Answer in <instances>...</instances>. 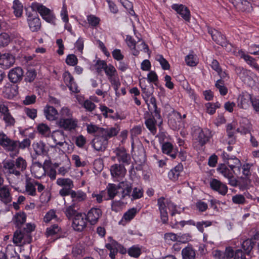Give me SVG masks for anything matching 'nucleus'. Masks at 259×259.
<instances>
[{
    "instance_id": "obj_16",
    "label": "nucleus",
    "mask_w": 259,
    "mask_h": 259,
    "mask_svg": "<svg viewBox=\"0 0 259 259\" xmlns=\"http://www.w3.org/2000/svg\"><path fill=\"white\" fill-rule=\"evenodd\" d=\"M66 196L70 195L72 199V203H75L79 205V203L84 201L87 198V194L81 190L74 191L71 190L69 192L64 191Z\"/></svg>"
},
{
    "instance_id": "obj_36",
    "label": "nucleus",
    "mask_w": 259,
    "mask_h": 259,
    "mask_svg": "<svg viewBox=\"0 0 259 259\" xmlns=\"http://www.w3.org/2000/svg\"><path fill=\"white\" fill-rule=\"evenodd\" d=\"M100 109L103 112V115L105 118L109 117L112 119L120 118V116L117 113H115L114 115L111 114L114 113L113 110L109 109L104 105H100Z\"/></svg>"
},
{
    "instance_id": "obj_22",
    "label": "nucleus",
    "mask_w": 259,
    "mask_h": 259,
    "mask_svg": "<svg viewBox=\"0 0 259 259\" xmlns=\"http://www.w3.org/2000/svg\"><path fill=\"white\" fill-rule=\"evenodd\" d=\"M58 125L65 130H74L77 124L72 118L61 117L57 122Z\"/></svg>"
},
{
    "instance_id": "obj_20",
    "label": "nucleus",
    "mask_w": 259,
    "mask_h": 259,
    "mask_svg": "<svg viewBox=\"0 0 259 259\" xmlns=\"http://www.w3.org/2000/svg\"><path fill=\"white\" fill-rule=\"evenodd\" d=\"M102 211L101 209L98 208H92L86 214L88 222L92 225H95L101 217Z\"/></svg>"
},
{
    "instance_id": "obj_7",
    "label": "nucleus",
    "mask_w": 259,
    "mask_h": 259,
    "mask_svg": "<svg viewBox=\"0 0 259 259\" xmlns=\"http://www.w3.org/2000/svg\"><path fill=\"white\" fill-rule=\"evenodd\" d=\"M0 145L10 151L17 150L18 144L17 141L11 140L4 133H0Z\"/></svg>"
},
{
    "instance_id": "obj_53",
    "label": "nucleus",
    "mask_w": 259,
    "mask_h": 259,
    "mask_svg": "<svg viewBox=\"0 0 259 259\" xmlns=\"http://www.w3.org/2000/svg\"><path fill=\"white\" fill-rule=\"evenodd\" d=\"M37 130L39 134L45 137H49L51 133L50 128L44 123L38 124Z\"/></svg>"
},
{
    "instance_id": "obj_40",
    "label": "nucleus",
    "mask_w": 259,
    "mask_h": 259,
    "mask_svg": "<svg viewBox=\"0 0 259 259\" xmlns=\"http://www.w3.org/2000/svg\"><path fill=\"white\" fill-rule=\"evenodd\" d=\"M109 127L103 128L98 127L95 125H89L87 127V131L88 133L93 134L96 133V135H103L105 134L106 132L109 130Z\"/></svg>"
},
{
    "instance_id": "obj_2",
    "label": "nucleus",
    "mask_w": 259,
    "mask_h": 259,
    "mask_svg": "<svg viewBox=\"0 0 259 259\" xmlns=\"http://www.w3.org/2000/svg\"><path fill=\"white\" fill-rule=\"evenodd\" d=\"M120 130L119 125L115 124L114 126L109 128V130L106 132L107 134L96 135L92 141L93 148L98 151H104L107 147L108 140L116 136Z\"/></svg>"
},
{
    "instance_id": "obj_38",
    "label": "nucleus",
    "mask_w": 259,
    "mask_h": 259,
    "mask_svg": "<svg viewBox=\"0 0 259 259\" xmlns=\"http://www.w3.org/2000/svg\"><path fill=\"white\" fill-rule=\"evenodd\" d=\"M107 191L109 198L113 199L118 193H120L119 184L117 185L109 184L107 186Z\"/></svg>"
},
{
    "instance_id": "obj_17",
    "label": "nucleus",
    "mask_w": 259,
    "mask_h": 259,
    "mask_svg": "<svg viewBox=\"0 0 259 259\" xmlns=\"http://www.w3.org/2000/svg\"><path fill=\"white\" fill-rule=\"evenodd\" d=\"M171 8L186 22H189L190 19V12L189 9L182 4H173Z\"/></svg>"
},
{
    "instance_id": "obj_49",
    "label": "nucleus",
    "mask_w": 259,
    "mask_h": 259,
    "mask_svg": "<svg viewBox=\"0 0 259 259\" xmlns=\"http://www.w3.org/2000/svg\"><path fill=\"white\" fill-rule=\"evenodd\" d=\"M15 165L20 171H24L27 167L26 160L21 157H19L16 159Z\"/></svg>"
},
{
    "instance_id": "obj_34",
    "label": "nucleus",
    "mask_w": 259,
    "mask_h": 259,
    "mask_svg": "<svg viewBox=\"0 0 259 259\" xmlns=\"http://www.w3.org/2000/svg\"><path fill=\"white\" fill-rule=\"evenodd\" d=\"M15 161L12 160H6L3 162V167L5 169H8L10 174L15 175L16 176H19L21 172L15 168Z\"/></svg>"
},
{
    "instance_id": "obj_1",
    "label": "nucleus",
    "mask_w": 259,
    "mask_h": 259,
    "mask_svg": "<svg viewBox=\"0 0 259 259\" xmlns=\"http://www.w3.org/2000/svg\"><path fill=\"white\" fill-rule=\"evenodd\" d=\"M26 221V214L24 212L16 213L13 218V222L17 228L14 233L13 242L18 246H22L30 243L32 240L31 232L35 230L34 224L27 223L23 226Z\"/></svg>"
},
{
    "instance_id": "obj_60",
    "label": "nucleus",
    "mask_w": 259,
    "mask_h": 259,
    "mask_svg": "<svg viewBox=\"0 0 259 259\" xmlns=\"http://www.w3.org/2000/svg\"><path fill=\"white\" fill-rule=\"evenodd\" d=\"M10 42V37L7 33H2L0 34V46H7Z\"/></svg>"
},
{
    "instance_id": "obj_45",
    "label": "nucleus",
    "mask_w": 259,
    "mask_h": 259,
    "mask_svg": "<svg viewBox=\"0 0 259 259\" xmlns=\"http://www.w3.org/2000/svg\"><path fill=\"white\" fill-rule=\"evenodd\" d=\"M251 183L249 177H241L238 180V187L240 190L243 191L248 188Z\"/></svg>"
},
{
    "instance_id": "obj_57",
    "label": "nucleus",
    "mask_w": 259,
    "mask_h": 259,
    "mask_svg": "<svg viewBox=\"0 0 259 259\" xmlns=\"http://www.w3.org/2000/svg\"><path fill=\"white\" fill-rule=\"evenodd\" d=\"M127 252L130 256L137 258L141 254V250L139 247L133 246L128 249Z\"/></svg>"
},
{
    "instance_id": "obj_13",
    "label": "nucleus",
    "mask_w": 259,
    "mask_h": 259,
    "mask_svg": "<svg viewBox=\"0 0 259 259\" xmlns=\"http://www.w3.org/2000/svg\"><path fill=\"white\" fill-rule=\"evenodd\" d=\"M114 153L118 161L120 164L129 165L131 162V158L130 154L127 153L125 149L124 148H117Z\"/></svg>"
},
{
    "instance_id": "obj_50",
    "label": "nucleus",
    "mask_w": 259,
    "mask_h": 259,
    "mask_svg": "<svg viewBox=\"0 0 259 259\" xmlns=\"http://www.w3.org/2000/svg\"><path fill=\"white\" fill-rule=\"evenodd\" d=\"M240 127L241 128V134L244 135L249 133L251 129V125L246 119H242V121L240 122Z\"/></svg>"
},
{
    "instance_id": "obj_5",
    "label": "nucleus",
    "mask_w": 259,
    "mask_h": 259,
    "mask_svg": "<svg viewBox=\"0 0 259 259\" xmlns=\"http://www.w3.org/2000/svg\"><path fill=\"white\" fill-rule=\"evenodd\" d=\"M242 248L247 255H249L251 251L254 248L259 252V234H255L251 239H247L243 241Z\"/></svg>"
},
{
    "instance_id": "obj_18",
    "label": "nucleus",
    "mask_w": 259,
    "mask_h": 259,
    "mask_svg": "<svg viewBox=\"0 0 259 259\" xmlns=\"http://www.w3.org/2000/svg\"><path fill=\"white\" fill-rule=\"evenodd\" d=\"M15 62V57L11 54H1L0 57V66L4 69L11 67Z\"/></svg>"
},
{
    "instance_id": "obj_29",
    "label": "nucleus",
    "mask_w": 259,
    "mask_h": 259,
    "mask_svg": "<svg viewBox=\"0 0 259 259\" xmlns=\"http://www.w3.org/2000/svg\"><path fill=\"white\" fill-rule=\"evenodd\" d=\"M182 256L183 259H195L196 250L192 245L188 244L182 249Z\"/></svg>"
},
{
    "instance_id": "obj_6",
    "label": "nucleus",
    "mask_w": 259,
    "mask_h": 259,
    "mask_svg": "<svg viewBox=\"0 0 259 259\" xmlns=\"http://www.w3.org/2000/svg\"><path fill=\"white\" fill-rule=\"evenodd\" d=\"M168 124L172 130H179L180 128V123L182 119L181 113L173 110L168 115Z\"/></svg>"
},
{
    "instance_id": "obj_9",
    "label": "nucleus",
    "mask_w": 259,
    "mask_h": 259,
    "mask_svg": "<svg viewBox=\"0 0 259 259\" xmlns=\"http://www.w3.org/2000/svg\"><path fill=\"white\" fill-rule=\"evenodd\" d=\"M56 184L63 188L60 190L59 194L62 197L66 196V193L64 191L69 192L72 189L74 188V184L73 181L69 178H58L57 180Z\"/></svg>"
},
{
    "instance_id": "obj_11",
    "label": "nucleus",
    "mask_w": 259,
    "mask_h": 259,
    "mask_svg": "<svg viewBox=\"0 0 259 259\" xmlns=\"http://www.w3.org/2000/svg\"><path fill=\"white\" fill-rule=\"evenodd\" d=\"M27 21L30 29L32 32H37L39 30L41 27L40 20L37 13L34 15L30 13H27Z\"/></svg>"
},
{
    "instance_id": "obj_33",
    "label": "nucleus",
    "mask_w": 259,
    "mask_h": 259,
    "mask_svg": "<svg viewBox=\"0 0 259 259\" xmlns=\"http://www.w3.org/2000/svg\"><path fill=\"white\" fill-rule=\"evenodd\" d=\"M0 198L2 202L7 204L12 201L10 190L7 186H4L0 188Z\"/></svg>"
},
{
    "instance_id": "obj_64",
    "label": "nucleus",
    "mask_w": 259,
    "mask_h": 259,
    "mask_svg": "<svg viewBox=\"0 0 259 259\" xmlns=\"http://www.w3.org/2000/svg\"><path fill=\"white\" fill-rule=\"evenodd\" d=\"M65 62L67 65L73 66L77 64L78 59L75 55L69 54L67 56Z\"/></svg>"
},
{
    "instance_id": "obj_21",
    "label": "nucleus",
    "mask_w": 259,
    "mask_h": 259,
    "mask_svg": "<svg viewBox=\"0 0 259 259\" xmlns=\"http://www.w3.org/2000/svg\"><path fill=\"white\" fill-rule=\"evenodd\" d=\"M119 191L121 193V199H123L126 197L131 196L133 189L132 184L128 181L122 182L119 183Z\"/></svg>"
},
{
    "instance_id": "obj_10",
    "label": "nucleus",
    "mask_w": 259,
    "mask_h": 259,
    "mask_svg": "<svg viewBox=\"0 0 259 259\" xmlns=\"http://www.w3.org/2000/svg\"><path fill=\"white\" fill-rule=\"evenodd\" d=\"M0 259H20V256L13 245H8L0 250Z\"/></svg>"
},
{
    "instance_id": "obj_58",
    "label": "nucleus",
    "mask_w": 259,
    "mask_h": 259,
    "mask_svg": "<svg viewBox=\"0 0 259 259\" xmlns=\"http://www.w3.org/2000/svg\"><path fill=\"white\" fill-rule=\"evenodd\" d=\"M52 138L55 142L58 141V140L59 141L65 139L64 132L59 130L54 131L52 135Z\"/></svg>"
},
{
    "instance_id": "obj_32",
    "label": "nucleus",
    "mask_w": 259,
    "mask_h": 259,
    "mask_svg": "<svg viewBox=\"0 0 259 259\" xmlns=\"http://www.w3.org/2000/svg\"><path fill=\"white\" fill-rule=\"evenodd\" d=\"M145 124L146 127L151 134L155 135L157 132L156 124H158V120L156 118L145 116Z\"/></svg>"
},
{
    "instance_id": "obj_12",
    "label": "nucleus",
    "mask_w": 259,
    "mask_h": 259,
    "mask_svg": "<svg viewBox=\"0 0 259 259\" xmlns=\"http://www.w3.org/2000/svg\"><path fill=\"white\" fill-rule=\"evenodd\" d=\"M9 80L13 83H17L21 81L24 76V71L20 67H16L11 69L8 74Z\"/></svg>"
},
{
    "instance_id": "obj_55",
    "label": "nucleus",
    "mask_w": 259,
    "mask_h": 259,
    "mask_svg": "<svg viewBox=\"0 0 259 259\" xmlns=\"http://www.w3.org/2000/svg\"><path fill=\"white\" fill-rule=\"evenodd\" d=\"M137 212L136 208H131L124 213L123 218L126 221H130L134 219Z\"/></svg>"
},
{
    "instance_id": "obj_28",
    "label": "nucleus",
    "mask_w": 259,
    "mask_h": 259,
    "mask_svg": "<svg viewBox=\"0 0 259 259\" xmlns=\"http://www.w3.org/2000/svg\"><path fill=\"white\" fill-rule=\"evenodd\" d=\"M148 111L144 114V116H147L150 117L156 118L158 120V125L161 126L163 123V119L161 115V109H152L149 108V105H148Z\"/></svg>"
},
{
    "instance_id": "obj_8",
    "label": "nucleus",
    "mask_w": 259,
    "mask_h": 259,
    "mask_svg": "<svg viewBox=\"0 0 259 259\" xmlns=\"http://www.w3.org/2000/svg\"><path fill=\"white\" fill-rule=\"evenodd\" d=\"M105 246L110 251L109 256L111 259L115 258V255L118 251L122 254H125L127 252L126 248L115 240L106 244Z\"/></svg>"
},
{
    "instance_id": "obj_14",
    "label": "nucleus",
    "mask_w": 259,
    "mask_h": 259,
    "mask_svg": "<svg viewBox=\"0 0 259 259\" xmlns=\"http://www.w3.org/2000/svg\"><path fill=\"white\" fill-rule=\"evenodd\" d=\"M211 189L220 194L225 196L228 192V187L227 185L220 180L216 179H212L209 182Z\"/></svg>"
},
{
    "instance_id": "obj_26",
    "label": "nucleus",
    "mask_w": 259,
    "mask_h": 259,
    "mask_svg": "<svg viewBox=\"0 0 259 259\" xmlns=\"http://www.w3.org/2000/svg\"><path fill=\"white\" fill-rule=\"evenodd\" d=\"M251 94L247 93H242L237 98V105L240 108L247 109L250 104Z\"/></svg>"
},
{
    "instance_id": "obj_43",
    "label": "nucleus",
    "mask_w": 259,
    "mask_h": 259,
    "mask_svg": "<svg viewBox=\"0 0 259 259\" xmlns=\"http://www.w3.org/2000/svg\"><path fill=\"white\" fill-rule=\"evenodd\" d=\"M235 72L241 79L245 80L249 76L250 71L241 66H236Z\"/></svg>"
},
{
    "instance_id": "obj_39",
    "label": "nucleus",
    "mask_w": 259,
    "mask_h": 259,
    "mask_svg": "<svg viewBox=\"0 0 259 259\" xmlns=\"http://www.w3.org/2000/svg\"><path fill=\"white\" fill-rule=\"evenodd\" d=\"M217 171L227 178H230L232 177L233 174H235L234 169L232 170L231 168L229 169L224 163L220 164L219 165Z\"/></svg>"
},
{
    "instance_id": "obj_19",
    "label": "nucleus",
    "mask_w": 259,
    "mask_h": 259,
    "mask_svg": "<svg viewBox=\"0 0 259 259\" xmlns=\"http://www.w3.org/2000/svg\"><path fill=\"white\" fill-rule=\"evenodd\" d=\"M165 198L164 197H161L157 199V205L160 213V219L161 222L164 224H167L168 222V213L167 211V208L164 200Z\"/></svg>"
},
{
    "instance_id": "obj_61",
    "label": "nucleus",
    "mask_w": 259,
    "mask_h": 259,
    "mask_svg": "<svg viewBox=\"0 0 259 259\" xmlns=\"http://www.w3.org/2000/svg\"><path fill=\"white\" fill-rule=\"evenodd\" d=\"M250 103L254 109L257 112H259V97L251 95Z\"/></svg>"
},
{
    "instance_id": "obj_62",
    "label": "nucleus",
    "mask_w": 259,
    "mask_h": 259,
    "mask_svg": "<svg viewBox=\"0 0 259 259\" xmlns=\"http://www.w3.org/2000/svg\"><path fill=\"white\" fill-rule=\"evenodd\" d=\"M247 64L255 70L259 71V65L257 64L256 59L250 56H248L245 60Z\"/></svg>"
},
{
    "instance_id": "obj_54",
    "label": "nucleus",
    "mask_w": 259,
    "mask_h": 259,
    "mask_svg": "<svg viewBox=\"0 0 259 259\" xmlns=\"http://www.w3.org/2000/svg\"><path fill=\"white\" fill-rule=\"evenodd\" d=\"M156 60L158 61L163 70H169L170 65L168 62L161 55H158L156 57Z\"/></svg>"
},
{
    "instance_id": "obj_3",
    "label": "nucleus",
    "mask_w": 259,
    "mask_h": 259,
    "mask_svg": "<svg viewBox=\"0 0 259 259\" xmlns=\"http://www.w3.org/2000/svg\"><path fill=\"white\" fill-rule=\"evenodd\" d=\"M31 8L35 13H39L42 19L49 23H53L55 17L51 10L42 4L34 2L31 4Z\"/></svg>"
},
{
    "instance_id": "obj_42",
    "label": "nucleus",
    "mask_w": 259,
    "mask_h": 259,
    "mask_svg": "<svg viewBox=\"0 0 259 259\" xmlns=\"http://www.w3.org/2000/svg\"><path fill=\"white\" fill-rule=\"evenodd\" d=\"M34 149L37 155H46L49 151L45 143L42 141L36 143L34 145Z\"/></svg>"
},
{
    "instance_id": "obj_31",
    "label": "nucleus",
    "mask_w": 259,
    "mask_h": 259,
    "mask_svg": "<svg viewBox=\"0 0 259 259\" xmlns=\"http://www.w3.org/2000/svg\"><path fill=\"white\" fill-rule=\"evenodd\" d=\"M184 169L183 165L181 163H179L175 167L172 168L168 173V178L172 181L176 182L178 180L180 174Z\"/></svg>"
},
{
    "instance_id": "obj_59",
    "label": "nucleus",
    "mask_w": 259,
    "mask_h": 259,
    "mask_svg": "<svg viewBox=\"0 0 259 259\" xmlns=\"http://www.w3.org/2000/svg\"><path fill=\"white\" fill-rule=\"evenodd\" d=\"M132 190H133V191L131 194V196L132 197V200L138 199L143 197V190L142 189L135 187L133 188Z\"/></svg>"
},
{
    "instance_id": "obj_15",
    "label": "nucleus",
    "mask_w": 259,
    "mask_h": 259,
    "mask_svg": "<svg viewBox=\"0 0 259 259\" xmlns=\"http://www.w3.org/2000/svg\"><path fill=\"white\" fill-rule=\"evenodd\" d=\"M197 130L198 131V136L197 140L199 145L201 146H203L208 142L212 137L211 131L207 128L202 129L199 127Z\"/></svg>"
},
{
    "instance_id": "obj_44",
    "label": "nucleus",
    "mask_w": 259,
    "mask_h": 259,
    "mask_svg": "<svg viewBox=\"0 0 259 259\" xmlns=\"http://www.w3.org/2000/svg\"><path fill=\"white\" fill-rule=\"evenodd\" d=\"M236 8L238 11L250 12L252 10L251 3L247 0H242Z\"/></svg>"
},
{
    "instance_id": "obj_24",
    "label": "nucleus",
    "mask_w": 259,
    "mask_h": 259,
    "mask_svg": "<svg viewBox=\"0 0 259 259\" xmlns=\"http://www.w3.org/2000/svg\"><path fill=\"white\" fill-rule=\"evenodd\" d=\"M207 32L211 35L212 40L218 45H221L225 44L226 37L218 30L211 27H207Z\"/></svg>"
},
{
    "instance_id": "obj_23",
    "label": "nucleus",
    "mask_w": 259,
    "mask_h": 259,
    "mask_svg": "<svg viewBox=\"0 0 259 259\" xmlns=\"http://www.w3.org/2000/svg\"><path fill=\"white\" fill-rule=\"evenodd\" d=\"M110 172L111 176L114 178H123L126 172V170L123 164H114L110 167Z\"/></svg>"
},
{
    "instance_id": "obj_63",
    "label": "nucleus",
    "mask_w": 259,
    "mask_h": 259,
    "mask_svg": "<svg viewBox=\"0 0 259 259\" xmlns=\"http://www.w3.org/2000/svg\"><path fill=\"white\" fill-rule=\"evenodd\" d=\"M174 147L172 144L168 142L163 143L162 145V151L163 153L169 154L172 152Z\"/></svg>"
},
{
    "instance_id": "obj_37",
    "label": "nucleus",
    "mask_w": 259,
    "mask_h": 259,
    "mask_svg": "<svg viewBox=\"0 0 259 259\" xmlns=\"http://www.w3.org/2000/svg\"><path fill=\"white\" fill-rule=\"evenodd\" d=\"M104 71L109 80L118 77V73L116 69L111 64H108Z\"/></svg>"
},
{
    "instance_id": "obj_48",
    "label": "nucleus",
    "mask_w": 259,
    "mask_h": 259,
    "mask_svg": "<svg viewBox=\"0 0 259 259\" xmlns=\"http://www.w3.org/2000/svg\"><path fill=\"white\" fill-rule=\"evenodd\" d=\"M13 9H14V14L16 17L21 16L23 12V5L19 0H14Z\"/></svg>"
},
{
    "instance_id": "obj_27",
    "label": "nucleus",
    "mask_w": 259,
    "mask_h": 259,
    "mask_svg": "<svg viewBox=\"0 0 259 259\" xmlns=\"http://www.w3.org/2000/svg\"><path fill=\"white\" fill-rule=\"evenodd\" d=\"M37 181L34 179L27 177L25 180V191L29 195L34 196L36 195L35 184Z\"/></svg>"
},
{
    "instance_id": "obj_56",
    "label": "nucleus",
    "mask_w": 259,
    "mask_h": 259,
    "mask_svg": "<svg viewBox=\"0 0 259 259\" xmlns=\"http://www.w3.org/2000/svg\"><path fill=\"white\" fill-rule=\"evenodd\" d=\"M61 231V228L57 224L52 225L47 229L46 233L48 236H53L57 234Z\"/></svg>"
},
{
    "instance_id": "obj_41",
    "label": "nucleus",
    "mask_w": 259,
    "mask_h": 259,
    "mask_svg": "<svg viewBox=\"0 0 259 259\" xmlns=\"http://www.w3.org/2000/svg\"><path fill=\"white\" fill-rule=\"evenodd\" d=\"M79 209V205H77L75 203H72L70 205L66 208L64 212L67 218L70 219L73 218V217H75V215L78 213L77 211Z\"/></svg>"
},
{
    "instance_id": "obj_52",
    "label": "nucleus",
    "mask_w": 259,
    "mask_h": 259,
    "mask_svg": "<svg viewBox=\"0 0 259 259\" xmlns=\"http://www.w3.org/2000/svg\"><path fill=\"white\" fill-rule=\"evenodd\" d=\"M224 84V81L222 79L218 80L215 84V87L219 89L222 96H225L228 93V89Z\"/></svg>"
},
{
    "instance_id": "obj_4",
    "label": "nucleus",
    "mask_w": 259,
    "mask_h": 259,
    "mask_svg": "<svg viewBox=\"0 0 259 259\" xmlns=\"http://www.w3.org/2000/svg\"><path fill=\"white\" fill-rule=\"evenodd\" d=\"M87 218L84 213H77L73 218L72 227L78 232L83 231L87 226Z\"/></svg>"
},
{
    "instance_id": "obj_30",
    "label": "nucleus",
    "mask_w": 259,
    "mask_h": 259,
    "mask_svg": "<svg viewBox=\"0 0 259 259\" xmlns=\"http://www.w3.org/2000/svg\"><path fill=\"white\" fill-rule=\"evenodd\" d=\"M44 113L46 118L50 121L56 120L58 115V112L56 108L48 105L45 107Z\"/></svg>"
},
{
    "instance_id": "obj_35",
    "label": "nucleus",
    "mask_w": 259,
    "mask_h": 259,
    "mask_svg": "<svg viewBox=\"0 0 259 259\" xmlns=\"http://www.w3.org/2000/svg\"><path fill=\"white\" fill-rule=\"evenodd\" d=\"M186 225L196 226L197 229L201 233L204 232V226L207 227L212 225V222L209 221L198 222L195 224L192 220L186 221Z\"/></svg>"
},
{
    "instance_id": "obj_51",
    "label": "nucleus",
    "mask_w": 259,
    "mask_h": 259,
    "mask_svg": "<svg viewBox=\"0 0 259 259\" xmlns=\"http://www.w3.org/2000/svg\"><path fill=\"white\" fill-rule=\"evenodd\" d=\"M1 119L4 121L6 126H13L16 122L15 118L13 117L10 112L2 117Z\"/></svg>"
},
{
    "instance_id": "obj_47",
    "label": "nucleus",
    "mask_w": 259,
    "mask_h": 259,
    "mask_svg": "<svg viewBox=\"0 0 259 259\" xmlns=\"http://www.w3.org/2000/svg\"><path fill=\"white\" fill-rule=\"evenodd\" d=\"M205 106L206 112L210 115H213L215 112L216 109L221 107V104L218 102L216 103L208 102L206 103Z\"/></svg>"
},
{
    "instance_id": "obj_46",
    "label": "nucleus",
    "mask_w": 259,
    "mask_h": 259,
    "mask_svg": "<svg viewBox=\"0 0 259 259\" xmlns=\"http://www.w3.org/2000/svg\"><path fill=\"white\" fill-rule=\"evenodd\" d=\"M37 76V72L34 69H28L24 75V80L26 82H32Z\"/></svg>"
},
{
    "instance_id": "obj_25",
    "label": "nucleus",
    "mask_w": 259,
    "mask_h": 259,
    "mask_svg": "<svg viewBox=\"0 0 259 259\" xmlns=\"http://www.w3.org/2000/svg\"><path fill=\"white\" fill-rule=\"evenodd\" d=\"M3 93L5 98L12 99L18 94V87L17 85L7 83L4 87Z\"/></svg>"
}]
</instances>
